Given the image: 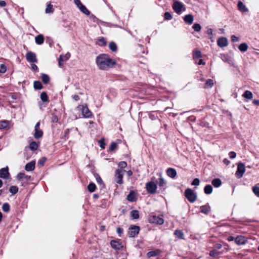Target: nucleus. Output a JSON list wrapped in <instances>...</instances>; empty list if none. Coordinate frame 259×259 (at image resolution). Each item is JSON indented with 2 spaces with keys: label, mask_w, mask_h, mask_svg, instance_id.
I'll list each match as a JSON object with an SVG mask.
<instances>
[{
  "label": "nucleus",
  "mask_w": 259,
  "mask_h": 259,
  "mask_svg": "<svg viewBox=\"0 0 259 259\" xmlns=\"http://www.w3.org/2000/svg\"><path fill=\"white\" fill-rule=\"evenodd\" d=\"M96 62L99 68L103 70H107L113 67L116 64L115 60L106 54H102L98 56Z\"/></svg>",
  "instance_id": "1"
},
{
  "label": "nucleus",
  "mask_w": 259,
  "mask_h": 259,
  "mask_svg": "<svg viewBox=\"0 0 259 259\" xmlns=\"http://www.w3.org/2000/svg\"><path fill=\"white\" fill-rule=\"evenodd\" d=\"M185 196L188 200L191 203L194 202L197 198L196 193L194 192L190 188H188L185 190Z\"/></svg>",
  "instance_id": "2"
},
{
  "label": "nucleus",
  "mask_w": 259,
  "mask_h": 259,
  "mask_svg": "<svg viewBox=\"0 0 259 259\" xmlns=\"http://www.w3.org/2000/svg\"><path fill=\"white\" fill-rule=\"evenodd\" d=\"M140 228L138 226L131 225L128 228V236L131 238L136 237L139 233Z\"/></svg>",
  "instance_id": "3"
},
{
  "label": "nucleus",
  "mask_w": 259,
  "mask_h": 259,
  "mask_svg": "<svg viewBox=\"0 0 259 259\" xmlns=\"http://www.w3.org/2000/svg\"><path fill=\"white\" fill-rule=\"evenodd\" d=\"M245 171V164L241 162H239L237 164V168L235 172L236 177L238 179L242 178Z\"/></svg>",
  "instance_id": "4"
},
{
  "label": "nucleus",
  "mask_w": 259,
  "mask_h": 259,
  "mask_svg": "<svg viewBox=\"0 0 259 259\" xmlns=\"http://www.w3.org/2000/svg\"><path fill=\"white\" fill-rule=\"evenodd\" d=\"M146 189L147 191L151 194H153L156 193V189L157 188V185L153 182H149L146 184Z\"/></svg>",
  "instance_id": "5"
},
{
  "label": "nucleus",
  "mask_w": 259,
  "mask_h": 259,
  "mask_svg": "<svg viewBox=\"0 0 259 259\" xmlns=\"http://www.w3.org/2000/svg\"><path fill=\"white\" fill-rule=\"evenodd\" d=\"M148 221L151 224H156L157 225H162L164 223V220L162 218L156 215L150 216Z\"/></svg>",
  "instance_id": "6"
},
{
  "label": "nucleus",
  "mask_w": 259,
  "mask_h": 259,
  "mask_svg": "<svg viewBox=\"0 0 259 259\" xmlns=\"http://www.w3.org/2000/svg\"><path fill=\"white\" fill-rule=\"evenodd\" d=\"M184 7V5L182 3L179 1H175L172 5V9L176 13L178 14H180L182 11V8Z\"/></svg>",
  "instance_id": "7"
},
{
  "label": "nucleus",
  "mask_w": 259,
  "mask_h": 259,
  "mask_svg": "<svg viewBox=\"0 0 259 259\" xmlns=\"http://www.w3.org/2000/svg\"><path fill=\"white\" fill-rule=\"evenodd\" d=\"M115 177L116 182L119 184H122L123 182V170L121 169H117L115 171Z\"/></svg>",
  "instance_id": "8"
},
{
  "label": "nucleus",
  "mask_w": 259,
  "mask_h": 259,
  "mask_svg": "<svg viewBox=\"0 0 259 259\" xmlns=\"http://www.w3.org/2000/svg\"><path fill=\"white\" fill-rule=\"evenodd\" d=\"M110 245L112 248L116 250H119L123 247L121 242L120 240H112L110 241Z\"/></svg>",
  "instance_id": "9"
},
{
  "label": "nucleus",
  "mask_w": 259,
  "mask_h": 259,
  "mask_svg": "<svg viewBox=\"0 0 259 259\" xmlns=\"http://www.w3.org/2000/svg\"><path fill=\"white\" fill-rule=\"evenodd\" d=\"M26 58L30 63H36L37 62L36 55L32 52H28L26 55Z\"/></svg>",
  "instance_id": "10"
},
{
  "label": "nucleus",
  "mask_w": 259,
  "mask_h": 259,
  "mask_svg": "<svg viewBox=\"0 0 259 259\" xmlns=\"http://www.w3.org/2000/svg\"><path fill=\"white\" fill-rule=\"evenodd\" d=\"M81 110L83 117L86 118H90L91 117L92 115V112L90 111L87 105H82L81 106Z\"/></svg>",
  "instance_id": "11"
},
{
  "label": "nucleus",
  "mask_w": 259,
  "mask_h": 259,
  "mask_svg": "<svg viewBox=\"0 0 259 259\" xmlns=\"http://www.w3.org/2000/svg\"><path fill=\"white\" fill-rule=\"evenodd\" d=\"M160 178L156 180V183L161 189L165 190L166 187V181L162 177V174H159Z\"/></svg>",
  "instance_id": "12"
},
{
  "label": "nucleus",
  "mask_w": 259,
  "mask_h": 259,
  "mask_svg": "<svg viewBox=\"0 0 259 259\" xmlns=\"http://www.w3.org/2000/svg\"><path fill=\"white\" fill-rule=\"evenodd\" d=\"M247 241L246 238L241 235H238L235 239V243L238 245H244Z\"/></svg>",
  "instance_id": "13"
},
{
  "label": "nucleus",
  "mask_w": 259,
  "mask_h": 259,
  "mask_svg": "<svg viewBox=\"0 0 259 259\" xmlns=\"http://www.w3.org/2000/svg\"><path fill=\"white\" fill-rule=\"evenodd\" d=\"M217 44L221 48L225 47L228 45V39L225 37H220L217 40Z\"/></svg>",
  "instance_id": "14"
},
{
  "label": "nucleus",
  "mask_w": 259,
  "mask_h": 259,
  "mask_svg": "<svg viewBox=\"0 0 259 259\" xmlns=\"http://www.w3.org/2000/svg\"><path fill=\"white\" fill-rule=\"evenodd\" d=\"M9 172L8 167L2 168L0 169V178L4 179H7L9 176Z\"/></svg>",
  "instance_id": "15"
},
{
  "label": "nucleus",
  "mask_w": 259,
  "mask_h": 259,
  "mask_svg": "<svg viewBox=\"0 0 259 259\" xmlns=\"http://www.w3.org/2000/svg\"><path fill=\"white\" fill-rule=\"evenodd\" d=\"M166 174L169 177L175 179L176 177L177 173L175 168H168L166 170Z\"/></svg>",
  "instance_id": "16"
},
{
  "label": "nucleus",
  "mask_w": 259,
  "mask_h": 259,
  "mask_svg": "<svg viewBox=\"0 0 259 259\" xmlns=\"http://www.w3.org/2000/svg\"><path fill=\"white\" fill-rule=\"evenodd\" d=\"M35 166V161L32 160L27 163L25 166V169L27 171H32L34 169Z\"/></svg>",
  "instance_id": "17"
},
{
  "label": "nucleus",
  "mask_w": 259,
  "mask_h": 259,
  "mask_svg": "<svg viewBox=\"0 0 259 259\" xmlns=\"http://www.w3.org/2000/svg\"><path fill=\"white\" fill-rule=\"evenodd\" d=\"M193 20L194 17L191 14L186 15L184 17V21L185 22L189 25L192 24Z\"/></svg>",
  "instance_id": "18"
},
{
  "label": "nucleus",
  "mask_w": 259,
  "mask_h": 259,
  "mask_svg": "<svg viewBox=\"0 0 259 259\" xmlns=\"http://www.w3.org/2000/svg\"><path fill=\"white\" fill-rule=\"evenodd\" d=\"M127 200L130 202H134L137 200L136 194L134 191H131L127 196Z\"/></svg>",
  "instance_id": "19"
},
{
  "label": "nucleus",
  "mask_w": 259,
  "mask_h": 259,
  "mask_svg": "<svg viewBox=\"0 0 259 259\" xmlns=\"http://www.w3.org/2000/svg\"><path fill=\"white\" fill-rule=\"evenodd\" d=\"M200 211L205 214H207L210 210V207L208 204L200 206Z\"/></svg>",
  "instance_id": "20"
},
{
  "label": "nucleus",
  "mask_w": 259,
  "mask_h": 259,
  "mask_svg": "<svg viewBox=\"0 0 259 259\" xmlns=\"http://www.w3.org/2000/svg\"><path fill=\"white\" fill-rule=\"evenodd\" d=\"M237 6L238 9L241 12L244 13L248 12V9L246 7L245 5H244V4L241 1L238 2Z\"/></svg>",
  "instance_id": "21"
},
{
  "label": "nucleus",
  "mask_w": 259,
  "mask_h": 259,
  "mask_svg": "<svg viewBox=\"0 0 259 259\" xmlns=\"http://www.w3.org/2000/svg\"><path fill=\"white\" fill-rule=\"evenodd\" d=\"M35 41L38 45H42L44 42V37L42 34H39L35 37Z\"/></svg>",
  "instance_id": "22"
},
{
  "label": "nucleus",
  "mask_w": 259,
  "mask_h": 259,
  "mask_svg": "<svg viewBox=\"0 0 259 259\" xmlns=\"http://www.w3.org/2000/svg\"><path fill=\"white\" fill-rule=\"evenodd\" d=\"M174 235L180 239H184V234L182 230L177 229L174 232Z\"/></svg>",
  "instance_id": "23"
},
{
  "label": "nucleus",
  "mask_w": 259,
  "mask_h": 259,
  "mask_svg": "<svg viewBox=\"0 0 259 259\" xmlns=\"http://www.w3.org/2000/svg\"><path fill=\"white\" fill-rule=\"evenodd\" d=\"M43 134L42 131L40 128L34 129V137L36 139H39L42 137Z\"/></svg>",
  "instance_id": "24"
},
{
  "label": "nucleus",
  "mask_w": 259,
  "mask_h": 259,
  "mask_svg": "<svg viewBox=\"0 0 259 259\" xmlns=\"http://www.w3.org/2000/svg\"><path fill=\"white\" fill-rule=\"evenodd\" d=\"M222 253V252L218 251L216 249H213L210 251L209 255L213 257L218 258Z\"/></svg>",
  "instance_id": "25"
},
{
  "label": "nucleus",
  "mask_w": 259,
  "mask_h": 259,
  "mask_svg": "<svg viewBox=\"0 0 259 259\" xmlns=\"http://www.w3.org/2000/svg\"><path fill=\"white\" fill-rule=\"evenodd\" d=\"M211 183L214 187L218 188L222 185V181L220 179L216 178L212 181Z\"/></svg>",
  "instance_id": "26"
},
{
  "label": "nucleus",
  "mask_w": 259,
  "mask_h": 259,
  "mask_svg": "<svg viewBox=\"0 0 259 259\" xmlns=\"http://www.w3.org/2000/svg\"><path fill=\"white\" fill-rule=\"evenodd\" d=\"M38 144L35 141H32L29 145V148L32 151H35L37 149Z\"/></svg>",
  "instance_id": "27"
},
{
  "label": "nucleus",
  "mask_w": 259,
  "mask_h": 259,
  "mask_svg": "<svg viewBox=\"0 0 259 259\" xmlns=\"http://www.w3.org/2000/svg\"><path fill=\"white\" fill-rule=\"evenodd\" d=\"M212 187L210 185H207L205 186L204 189V193L207 194L209 195L212 192Z\"/></svg>",
  "instance_id": "28"
},
{
  "label": "nucleus",
  "mask_w": 259,
  "mask_h": 259,
  "mask_svg": "<svg viewBox=\"0 0 259 259\" xmlns=\"http://www.w3.org/2000/svg\"><path fill=\"white\" fill-rule=\"evenodd\" d=\"M242 96L247 99H251L253 97L252 93L249 91H245L243 94L242 95Z\"/></svg>",
  "instance_id": "29"
},
{
  "label": "nucleus",
  "mask_w": 259,
  "mask_h": 259,
  "mask_svg": "<svg viewBox=\"0 0 259 259\" xmlns=\"http://www.w3.org/2000/svg\"><path fill=\"white\" fill-rule=\"evenodd\" d=\"M42 81L44 84H48L50 80V77L46 74H42L41 76Z\"/></svg>",
  "instance_id": "30"
},
{
  "label": "nucleus",
  "mask_w": 259,
  "mask_h": 259,
  "mask_svg": "<svg viewBox=\"0 0 259 259\" xmlns=\"http://www.w3.org/2000/svg\"><path fill=\"white\" fill-rule=\"evenodd\" d=\"M248 48V47L246 43H242L238 47L239 50L242 52H246Z\"/></svg>",
  "instance_id": "31"
},
{
  "label": "nucleus",
  "mask_w": 259,
  "mask_h": 259,
  "mask_svg": "<svg viewBox=\"0 0 259 259\" xmlns=\"http://www.w3.org/2000/svg\"><path fill=\"white\" fill-rule=\"evenodd\" d=\"M221 58L224 62H227L229 63H230V62H231V58L228 55L225 54H221Z\"/></svg>",
  "instance_id": "32"
},
{
  "label": "nucleus",
  "mask_w": 259,
  "mask_h": 259,
  "mask_svg": "<svg viewBox=\"0 0 259 259\" xmlns=\"http://www.w3.org/2000/svg\"><path fill=\"white\" fill-rule=\"evenodd\" d=\"M202 57L201 53L200 51L195 50L193 51V57L194 59L200 58Z\"/></svg>",
  "instance_id": "33"
},
{
  "label": "nucleus",
  "mask_w": 259,
  "mask_h": 259,
  "mask_svg": "<svg viewBox=\"0 0 259 259\" xmlns=\"http://www.w3.org/2000/svg\"><path fill=\"white\" fill-rule=\"evenodd\" d=\"M78 9L81 12H82L83 14L87 15H89L90 14V11L83 4L80 7H79Z\"/></svg>",
  "instance_id": "34"
},
{
  "label": "nucleus",
  "mask_w": 259,
  "mask_h": 259,
  "mask_svg": "<svg viewBox=\"0 0 259 259\" xmlns=\"http://www.w3.org/2000/svg\"><path fill=\"white\" fill-rule=\"evenodd\" d=\"M40 99L43 102H49V98L46 92H42L40 94Z\"/></svg>",
  "instance_id": "35"
},
{
  "label": "nucleus",
  "mask_w": 259,
  "mask_h": 259,
  "mask_svg": "<svg viewBox=\"0 0 259 259\" xmlns=\"http://www.w3.org/2000/svg\"><path fill=\"white\" fill-rule=\"evenodd\" d=\"M33 87L35 90H41L42 89V85L39 81H34Z\"/></svg>",
  "instance_id": "36"
},
{
  "label": "nucleus",
  "mask_w": 259,
  "mask_h": 259,
  "mask_svg": "<svg viewBox=\"0 0 259 259\" xmlns=\"http://www.w3.org/2000/svg\"><path fill=\"white\" fill-rule=\"evenodd\" d=\"M18 190L17 186H12L10 187L9 191L12 195H15L18 192Z\"/></svg>",
  "instance_id": "37"
},
{
  "label": "nucleus",
  "mask_w": 259,
  "mask_h": 259,
  "mask_svg": "<svg viewBox=\"0 0 259 259\" xmlns=\"http://www.w3.org/2000/svg\"><path fill=\"white\" fill-rule=\"evenodd\" d=\"M96 189V186L94 183H91L88 186V191L90 192H94Z\"/></svg>",
  "instance_id": "38"
},
{
  "label": "nucleus",
  "mask_w": 259,
  "mask_h": 259,
  "mask_svg": "<svg viewBox=\"0 0 259 259\" xmlns=\"http://www.w3.org/2000/svg\"><path fill=\"white\" fill-rule=\"evenodd\" d=\"M131 216L133 219H137L139 218V211L137 210H133L131 212Z\"/></svg>",
  "instance_id": "39"
},
{
  "label": "nucleus",
  "mask_w": 259,
  "mask_h": 259,
  "mask_svg": "<svg viewBox=\"0 0 259 259\" xmlns=\"http://www.w3.org/2000/svg\"><path fill=\"white\" fill-rule=\"evenodd\" d=\"M109 49L112 51V52H116L117 50V46L116 44L113 42H110L109 45Z\"/></svg>",
  "instance_id": "40"
},
{
  "label": "nucleus",
  "mask_w": 259,
  "mask_h": 259,
  "mask_svg": "<svg viewBox=\"0 0 259 259\" xmlns=\"http://www.w3.org/2000/svg\"><path fill=\"white\" fill-rule=\"evenodd\" d=\"M9 121L8 120H1L0 121V129H5L8 125Z\"/></svg>",
  "instance_id": "41"
},
{
  "label": "nucleus",
  "mask_w": 259,
  "mask_h": 259,
  "mask_svg": "<svg viewBox=\"0 0 259 259\" xmlns=\"http://www.w3.org/2000/svg\"><path fill=\"white\" fill-rule=\"evenodd\" d=\"M213 85V81L211 79H208L206 80L205 83V88H211Z\"/></svg>",
  "instance_id": "42"
},
{
  "label": "nucleus",
  "mask_w": 259,
  "mask_h": 259,
  "mask_svg": "<svg viewBox=\"0 0 259 259\" xmlns=\"http://www.w3.org/2000/svg\"><path fill=\"white\" fill-rule=\"evenodd\" d=\"M106 44H107V41L105 38L101 37L100 39H99L98 45L100 46H102V47L105 46L106 45Z\"/></svg>",
  "instance_id": "43"
},
{
  "label": "nucleus",
  "mask_w": 259,
  "mask_h": 259,
  "mask_svg": "<svg viewBox=\"0 0 259 259\" xmlns=\"http://www.w3.org/2000/svg\"><path fill=\"white\" fill-rule=\"evenodd\" d=\"M10 205L8 203H5L2 206V209L4 212H8L10 211Z\"/></svg>",
  "instance_id": "44"
},
{
  "label": "nucleus",
  "mask_w": 259,
  "mask_h": 259,
  "mask_svg": "<svg viewBox=\"0 0 259 259\" xmlns=\"http://www.w3.org/2000/svg\"><path fill=\"white\" fill-rule=\"evenodd\" d=\"M158 254V253L156 251H150L147 252V256L148 257H155V256H157Z\"/></svg>",
  "instance_id": "45"
},
{
  "label": "nucleus",
  "mask_w": 259,
  "mask_h": 259,
  "mask_svg": "<svg viewBox=\"0 0 259 259\" xmlns=\"http://www.w3.org/2000/svg\"><path fill=\"white\" fill-rule=\"evenodd\" d=\"M54 9H53V6L51 4H49L47 6V7L46 9V13H53L54 12Z\"/></svg>",
  "instance_id": "46"
},
{
  "label": "nucleus",
  "mask_w": 259,
  "mask_h": 259,
  "mask_svg": "<svg viewBox=\"0 0 259 259\" xmlns=\"http://www.w3.org/2000/svg\"><path fill=\"white\" fill-rule=\"evenodd\" d=\"M7 67L5 64H0V73H4L7 71Z\"/></svg>",
  "instance_id": "47"
},
{
  "label": "nucleus",
  "mask_w": 259,
  "mask_h": 259,
  "mask_svg": "<svg viewBox=\"0 0 259 259\" xmlns=\"http://www.w3.org/2000/svg\"><path fill=\"white\" fill-rule=\"evenodd\" d=\"M192 28L194 29L195 31L198 32L201 30V26L198 23H195L193 25Z\"/></svg>",
  "instance_id": "48"
},
{
  "label": "nucleus",
  "mask_w": 259,
  "mask_h": 259,
  "mask_svg": "<svg viewBox=\"0 0 259 259\" xmlns=\"http://www.w3.org/2000/svg\"><path fill=\"white\" fill-rule=\"evenodd\" d=\"M164 18L165 20H170L172 18V17L170 13L167 12L164 14Z\"/></svg>",
  "instance_id": "49"
},
{
  "label": "nucleus",
  "mask_w": 259,
  "mask_h": 259,
  "mask_svg": "<svg viewBox=\"0 0 259 259\" xmlns=\"http://www.w3.org/2000/svg\"><path fill=\"white\" fill-rule=\"evenodd\" d=\"M95 177L96 178L97 183L100 185H103L104 186L103 181L100 176L98 174H96L95 175Z\"/></svg>",
  "instance_id": "50"
},
{
  "label": "nucleus",
  "mask_w": 259,
  "mask_h": 259,
  "mask_svg": "<svg viewBox=\"0 0 259 259\" xmlns=\"http://www.w3.org/2000/svg\"><path fill=\"white\" fill-rule=\"evenodd\" d=\"M252 191L256 196L259 197V187L256 186H254L252 188Z\"/></svg>",
  "instance_id": "51"
},
{
  "label": "nucleus",
  "mask_w": 259,
  "mask_h": 259,
  "mask_svg": "<svg viewBox=\"0 0 259 259\" xmlns=\"http://www.w3.org/2000/svg\"><path fill=\"white\" fill-rule=\"evenodd\" d=\"M25 176V174L24 172H19L17 176V179L18 181H21Z\"/></svg>",
  "instance_id": "52"
},
{
  "label": "nucleus",
  "mask_w": 259,
  "mask_h": 259,
  "mask_svg": "<svg viewBox=\"0 0 259 259\" xmlns=\"http://www.w3.org/2000/svg\"><path fill=\"white\" fill-rule=\"evenodd\" d=\"M127 166V163L125 161H120L118 163V166L120 168V169H122L123 168Z\"/></svg>",
  "instance_id": "53"
},
{
  "label": "nucleus",
  "mask_w": 259,
  "mask_h": 259,
  "mask_svg": "<svg viewBox=\"0 0 259 259\" xmlns=\"http://www.w3.org/2000/svg\"><path fill=\"white\" fill-rule=\"evenodd\" d=\"M117 145L115 142H112L110 146V150L111 151H114L117 148Z\"/></svg>",
  "instance_id": "54"
},
{
  "label": "nucleus",
  "mask_w": 259,
  "mask_h": 259,
  "mask_svg": "<svg viewBox=\"0 0 259 259\" xmlns=\"http://www.w3.org/2000/svg\"><path fill=\"white\" fill-rule=\"evenodd\" d=\"M199 184L200 181L199 179L198 178H195L192 183V185L194 186H198Z\"/></svg>",
  "instance_id": "55"
},
{
  "label": "nucleus",
  "mask_w": 259,
  "mask_h": 259,
  "mask_svg": "<svg viewBox=\"0 0 259 259\" xmlns=\"http://www.w3.org/2000/svg\"><path fill=\"white\" fill-rule=\"evenodd\" d=\"M63 55H60L59 56V60H58V64H59V66L60 67L62 66V65H63V62H64V59H63Z\"/></svg>",
  "instance_id": "56"
},
{
  "label": "nucleus",
  "mask_w": 259,
  "mask_h": 259,
  "mask_svg": "<svg viewBox=\"0 0 259 259\" xmlns=\"http://www.w3.org/2000/svg\"><path fill=\"white\" fill-rule=\"evenodd\" d=\"M46 159H47L46 157L41 158V159H40L38 160V164L41 165H44L46 161Z\"/></svg>",
  "instance_id": "57"
},
{
  "label": "nucleus",
  "mask_w": 259,
  "mask_h": 259,
  "mask_svg": "<svg viewBox=\"0 0 259 259\" xmlns=\"http://www.w3.org/2000/svg\"><path fill=\"white\" fill-rule=\"evenodd\" d=\"M117 233L118 234L119 236H121V235L123 234V230L121 228L118 227L116 230Z\"/></svg>",
  "instance_id": "58"
},
{
  "label": "nucleus",
  "mask_w": 259,
  "mask_h": 259,
  "mask_svg": "<svg viewBox=\"0 0 259 259\" xmlns=\"http://www.w3.org/2000/svg\"><path fill=\"white\" fill-rule=\"evenodd\" d=\"M229 157L231 159H233L236 157V153L234 151H231L229 153Z\"/></svg>",
  "instance_id": "59"
},
{
  "label": "nucleus",
  "mask_w": 259,
  "mask_h": 259,
  "mask_svg": "<svg viewBox=\"0 0 259 259\" xmlns=\"http://www.w3.org/2000/svg\"><path fill=\"white\" fill-rule=\"evenodd\" d=\"M231 38L232 42H237L239 41V38L235 35H232Z\"/></svg>",
  "instance_id": "60"
},
{
  "label": "nucleus",
  "mask_w": 259,
  "mask_h": 259,
  "mask_svg": "<svg viewBox=\"0 0 259 259\" xmlns=\"http://www.w3.org/2000/svg\"><path fill=\"white\" fill-rule=\"evenodd\" d=\"M74 2L77 6L78 8H79V7H80L82 5L80 0H74Z\"/></svg>",
  "instance_id": "61"
},
{
  "label": "nucleus",
  "mask_w": 259,
  "mask_h": 259,
  "mask_svg": "<svg viewBox=\"0 0 259 259\" xmlns=\"http://www.w3.org/2000/svg\"><path fill=\"white\" fill-rule=\"evenodd\" d=\"M214 249H216L218 250V249H220L222 247V245L221 244L217 243L214 245Z\"/></svg>",
  "instance_id": "62"
},
{
  "label": "nucleus",
  "mask_w": 259,
  "mask_h": 259,
  "mask_svg": "<svg viewBox=\"0 0 259 259\" xmlns=\"http://www.w3.org/2000/svg\"><path fill=\"white\" fill-rule=\"evenodd\" d=\"M63 56H64L63 59H64V61L69 58V57H70V54L69 53H67V54H65V55H64V56L63 55Z\"/></svg>",
  "instance_id": "63"
},
{
  "label": "nucleus",
  "mask_w": 259,
  "mask_h": 259,
  "mask_svg": "<svg viewBox=\"0 0 259 259\" xmlns=\"http://www.w3.org/2000/svg\"><path fill=\"white\" fill-rule=\"evenodd\" d=\"M99 143H100V147L102 148V149H104L105 148V144L104 143V140H100L99 141Z\"/></svg>",
  "instance_id": "64"
}]
</instances>
